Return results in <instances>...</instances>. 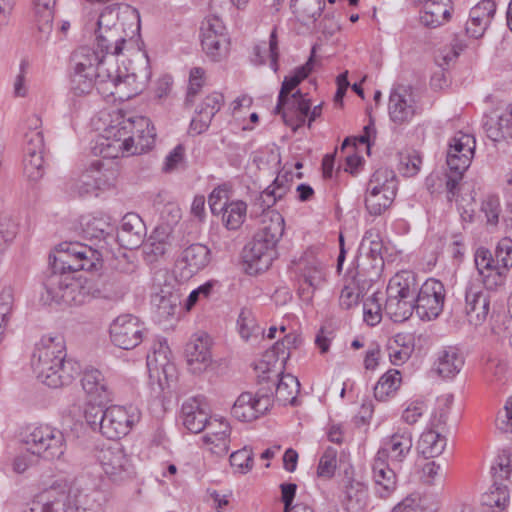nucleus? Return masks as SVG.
Returning <instances> with one entry per match:
<instances>
[{"mask_svg":"<svg viewBox=\"0 0 512 512\" xmlns=\"http://www.w3.org/2000/svg\"><path fill=\"white\" fill-rule=\"evenodd\" d=\"M120 118L104 130L94 148L95 153L113 159L125 154H142L153 147L156 133L150 119L144 116Z\"/></svg>","mask_w":512,"mask_h":512,"instance_id":"f257e3e1","label":"nucleus"},{"mask_svg":"<svg viewBox=\"0 0 512 512\" xmlns=\"http://www.w3.org/2000/svg\"><path fill=\"white\" fill-rule=\"evenodd\" d=\"M31 367L36 378L51 388L70 385L81 373L79 363L66 358L61 335L41 338L32 354Z\"/></svg>","mask_w":512,"mask_h":512,"instance_id":"f03ea898","label":"nucleus"},{"mask_svg":"<svg viewBox=\"0 0 512 512\" xmlns=\"http://www.w3.org/2000/svg\"><path fill=\"white\" fill-rule=\"evenodd\" d=\"M285 229L283 216L270 210L264 213L261 224L244 251L245 262L255 272L266 271L277 257V244Z\"/></svg>","mask_w":512,"mask_h":512,"instance_id":"7ed1b4c3","label":"nucleus"},{"mask_svg":"<svg viewBox=\"0 0 512 512\" xmlns=\"http://www.w3.org/2000/svg\"><path fill=\"white\" fill-rule=\"evenodd\" d=\"M105 500V492L95 481L80 479L55 499L34 501L23 512H96Z\"/></svg>","mask_w":512,"mask_h":512,"instance_id":"20e7f679","label":"nucleus"},{"mask_svg":"<svg viewBox=\"0 0 512 512\" xmlns=\"http://www.w3.org/2000/svg\"><path fill=\"white\" fill-rule=\"evenodd\" d=\"M417 291L418 283L412 272L401 271L395 274L386 288L384 312L394 322L408 320L415 311Z\"/></svg>","mask_w":512,"mask_h":512,"instance_id":"39448f33","label":"nucleus"},{"mask_svg":"<svg viewBox=\"0 0 512 512\" xmlns=\"http://www.w3.org/2000/svg\"><path fill=\"white\" fill-rule=\"evenodd\" d=\"M43 285L41 300L45 304L81 305L85 302L86 294L81 282L67 269L55 267V255L51 263V272L46 276Z\"/></svg>","mask_w":512,"mask_h":512,"instance_id":"423d86ee","label":"nucleus"},{"mask_svg":"<svg viewBox=\"0 0 512 512\" xmlns=\"http://www.w3.org/2000/svg\"><path fill=\"white\" fill-rule=\"evenodd\" d=\"M511 452L503 449L492 466L493 484L481 496L483 512H508L510 505Z\"/></svg>","mask_w":512,"mask_h":512,"instance_id":"0eeeda50","label":"nucleus"},{"mask_svg":"<svg viewBox=\"0 0 512 512\" xmlns=\"http://www.w3.org/2000/svg\"><path fill=\"white\" fill-rule=\"evenodd\" d=\"M21 441L30 452L47 461L62 460L67 450L63 431L48 424L29 427Z\"/></svg>","mask_w":512,"mask_h":512,"instance_id":"6e6552de","label":"nucleus"},{"mask_svg":"<svg viewBox=\"0 0 512 512\" xmlns=\"http://www.w3.org/2000/svg\"><path fill=\"white\" fill-rule=\"evenodd\" d=\"M383 244L380 236L372 230L367 231L360 243L354 279L371 284L379 279L384 268L382 256Z\"/></svg>","mask_w":512,"mask_h":512,"instance_id":"1a4fd4ad","label":"nucleus"},{"mask_svg":"<svg viewBox=\"0 0 512 512\" xmlns=\"http://www.w3.org/2000/svg\"><path fill=\"white\" fill-rule=\"evenodd\" d=\"M121 7H106L99 16L96 30V45L101 54L116 56L123 50L127 34L122 23H118Z\"/></svg>","mask_w":512,"mask_h":512,"instance_id":"9d476101","label":"nucleus"},{"mask_svg":"<svg viewBox=\"0 0 512 512\" xmlns=\"http://www.w3.org/2000/svg\"><path fill=\"white\" fill-rule=\"evenodd\" d=\"M102 265L101 253L79 242H65L58 246L55 255V267L68 272L81 270L94 271Z\"/></svg>","mask_w":512,"mask_h":512,"instance_id":"9b49d317","label":"nucleus"},{"mask_svg":"<svg viewBox=\"0 0 512 512\" xmlns=\"http://www.w3.org/2000/svg\"><path fill=\"white\" fill-rule=\"evenodd\" d=\"M96 458L104 474L115 484L124 483L135 475L132 460L120 443L102 446L98 449Z\"/></svg>","mask_w":512,"mask_h":512,"instance_id":"f8f14e48","label":"nucleus"},{"mask_svg":"<svg viewBox=\"0 0 512 512\" xmlns=\"http://www.w3.org/2000/svg\"><path fill=\"white\" fill-rule=\"evenodd\" d=\"M446 290L435 278L427 279L415 295V312L424 321L436 319L443 311Z\"/></svg>","mask_w":512,"mask_h":512,"instance_id":"ddd939ff","label":"nucleus"},{"mask_svg":"<svg viewBox=\"0 0 512 512\" xmlns=\"http://www.w3.org/2000/svg\"><path fill=\"white\" fill-rule=\"evenodd\" d=\"M140 418V410L133 405L109 406L106 408L101 434L111 440L120 439L132 430Z\"/></svg>","mask_w":512,"mask_h":512,"instance_id":"4468645a","label":"nucleus"},{"mask_svg":"<svg viewBox=\"0 0 512 512\" xmlns=\"http://www.w3.org/2000/svg\"><path fill=\"white\" fill-rule=\"evenodd\" d=\"M113 171L104 168L102 160L93 161L77 178L67 184V191L78 197H85L111 185Z\"/></svg>","mask_w":512,"mask_h":512,"instance_id":"2eb2a0df","label":"nucleus"},{"mask_svg":"<svg viewBox=\"0 0 512 512\" xmlns=\"http://www.w3.org/2000/svg\"><path fill=\"white\" fill-rule=\"evenodd\" d=\"M112 343L121 349H133L143 340V325L131 314L118 316L109 328Z\"/></svg>","mask_w":512,"mask_h":512,"instance_id":"dca6fc26","label":"nucleus"},{"mask_svg":"<svg viewBox=\"0 0 512 512\" xmlns=\"http://www.w3.org/2000/svg\"><path fill=\"white\" fill-rule=\"evenodd\" d=\"M464 313L468 322L480 326L486 320L490 310V300L478 280H470L464 290Z\"/></svg>","mask_w":512,"mask_h":512,"instance_id":"f3484780","label":"nucleus"},{"mask_svg":"<svg viewBox=\"0 0 512 512\" xmlns=\"http://www.w3.org/2000/svg\"><path fill=\"white\" fill-rule=\"evenodd\" d=\"M476 147L475 138L461 131L457 132L449 142L447 165L450 171L465 172L471 164Z\"/></svg>","mask_w":512,"mask_h":512,"instance_id":"a211bd4d","label":"nucleus"},{"mask_svg":"<svg viewBox=\"0 0 512 512\" xmlns=\"http://www.w3.org/2000/svg\"><path fill=\"white\" fill-rule=\"evenodd\" d=\"M512 253V239L502 238L495 249L496 265L480 275L484 287L488 290H497L505 284L510 271L509 257Z\"/></svg>","mask_w":512,"mask_h":512,"instance_id":"6ab92c4d","label":"nucleus"},{"mask_svg":"<svg viewBox=\"0 0 512 512\" xmlns=\"http://www.w3.org/2000/svg\"><path fill=\"white\" fill-rule=\"evenodd\" d=\"M171 351L166 339L154 341L147 354V368L151 377H156L161 383L162 376L167 384L176 377V368L171 362Z\"/></svg>","mask_w":512,"mask_h":512,"instance_id":"aec40b11","label":"nucleus"},{"mask_svg":"<svg viewBox=\"0 0 512 512\" xmlns=\"http://www.w3.org/2000/svg\"><path fill=\"white\" fill-rule=\"evenodd\" d=\"M483 128L487 137L494 142L510 138L512 136V103L501 102L499 106L486 114Z\"/></svg>","mask_w":512,"mask_h":512,"instance_id":"412c9836","label":"nucleus"},{"mask_svg":"<svg viewBox=\"0 0 512 512\" xmlns=\"http://www.w3.org/2000/svg\"><path fill=\"white\" fill-rule=\"evenodd\" d=\"M388 112L395 124L410 122L417 112L412 92L404 86L394 89L389 97Z\"/></svg>","mask_w":512,"mask_h":512,"instance_id":"4be33fe9","label":"nucleus"},{"mask_svg":"<svg viewBox=\"0 0 512 512\" xmlns=\"http://www.w3.org/2000/svg\"><path fill=\"white\" fill-rule=\"evenodd\" d=\"M146 225L142 218L136 213H127L121 220L117 231L119 244L126 249L140 247L146 237Z\"/></svg>","mask_w":512,"mask_h":512,"instance_id":"5701e85b","label":"nucleus"},{"mask_svg":"<svg viewBox=\"0 0 512 512\" xmlns=\"http://www.w3.org/2000/svg\"><path fill=\"white\" fill-rule=\"evenodd\" d=\"M311 101L306 99L300 90L285 98L281 106V114L284 123L294 131L304 125L310 112Z\"/></svg>","mask_w":512,"mask_h":512,"instance_id":"b1692460","label":"nucleus"},{"mask_svg":"<svg viewBox=\"0 0 512 512\" xmlns=\"http://www.w3.org/2000/svg\"><path fill=\"white\" fill-rule=\"evenodd\" d=\"M384 455L383 452H377L372 464L374 491L382 499L388 498L397 486L395 469L383 460Z\"/></svg>","mask_w":512,"mask_h":512,"instance_id":"393cba45","label":"nucleus"},{"mask_svg":"<svg viewBox=\"0 0 512 512\" xmlns=\"http://www.w3.org/2000/svg\"><path fill=\"white\" fill-rule=\"evenodd\" d=\"M211 339L208 334L201 332L192 336L186 345L187 362L193 372H201L211 363Z\"/></svg>","mask_w":512,"mask_h":512,"instance_id":"a878e982","label":"nucleus"},{"mask_svg":"<svg viewBox=\"0 0 512 512\" xmlns=\"http://www.w3.org/2000/svg\"><path fill=\"white\" fill-rule=\"evenodd\" d=\"M181 247L180 234L168 224L157 226L148 239L145 252L149 255L164 256Z\"/></svg>","mask_w":512,"mask_h":512,"instance_id":"bb28decb","label":"nucleus"},{"mask_svg":"<svg viewBox=\"0 0 512 512\" xmlns=\"http://www.w3.org/2000/svg\"><path fill=\"white\" fill-rule=\"evenodd\" d=\"M296 267L311 293L325 282L326 265L313 251H306L296 263Z\"/></svg>","mask_w":512,"mask_h":512,"instance_id":"cd10ccee","label":"nucleus"},{"mask_svg":"<svg viewBox=\"0 0 512 512\" xmlns=\"http://www.w3.org/2000/svg\"><path fill=\"white\" fill-rule=\"evenodd\" d=\"M224 97L221 93L213 92L205 97L196 108V115L190 123V129L197 134L206 131L215 114L221 109Z\"/></svg>","mask_w":512,"mask_h":512,"instance_id":"c85d7f7f","label":"nucleus"},{"mask_svg":"<svg viewBox=\"0 0 512 512\" xmlns=\"http://www.w3.org/2000/svg\"><path fill=\"white\" fill-rule=\"evenodd\" d=\"M495 12L496 4L493 0L479 2L470 10L465 27L466 33L476 39L483 36Z\"/></svg>","mask_w":512,"mask_h":512,"instance_id":"c756f323","label":"nucleus"},{"mask_svg":"<svg viewBox=\"0 0 512 512\" xmlns=\"http://www.w3.org/2000/svg\"><path fill=\"white\" fill-rule=\"evenodd\" d=\"M182 262L185 264L181 272L183 279H189L205 269L211 262V251L203 244L195 243L182 252Z\"/></svg>","mask_w":512,"mask_h":512,"instance_id":"7c9ffc66","label":"nucleus"},{"mask_svg":"<svg viewBox=\"0 0 512 512\" xmlns=\"http://www.w3.org/2000/svg\"><path fill=\"white\" fill-rule=\"evenodd\" d=\"M464 357L455 346H446L437 352L434 370L444 379L454 378L463 368Z\"/></svg>","mask_w":512,"mask_h":512,"instance_id":"2f4dec72","label":"nucleus"},{"mask_svg":"<svg viewBox=\"0 0 512 512\" xmlns=\"http://www.w3.org/2000/svg\"><path fill=\"white\" fill-rule=\"evenodd\" d=\"M207 433L203 441L211 445V451L217 455H225L229 450L231 428L224 420L213 419L208 422Z\"/></svg>","mask_w":512,"mask_h":512,"instance_id":"473e14b6","label":"nucleus"},{"mask_svg":"<svg viewBox=\"0 0 512 512\" xmlns=\"http://www.w3.org/2000/svg\"><path fill=\"white\" fill-rule=\"evenodd\" d=\"M412 445L411 433L404 431L393 434L385 443V446L378 450V452H383L385 454L383 456L384 461H387V458H389L392 464L396 466L403 462L405 457L409 454Z\"/></svg>","mask_w":512,"mask_h":512,"instance_id":"72a5a7b5","label":"nucleus"},{"mask_svg":"<svg viewBox=\"0 0 512 512\" xmlns=\"http://www.w3.org/2000/svg\"><path fill=\"white\" fill-rule=\"evenodd\" d=\"M314 53L315 47H313L308 61L304 65L297 67L292 75L286 76L284 78L278 95L277 105L274 109L275 113H280L281 106L284 103L285 98H287V96H291L290 93L292 90H294L301 83V81L307 78L308 75L312 72L314 64Z\"/></svg>","mask_w":512,"mask_h":512,"instance_id":"f704fd0d","label":"nucleus"},{"mask_svg":"<svg viewBox=\"0 0 512 512\" xmlns=\"http://www.w3.org/2000/svg\"><path fill=\"white\" fill-rule=\"evenodd\" d=\"M448 0H424L420 21L427 27L435 28L450 18L451 7Z\"/></svg>","mask_w":512,"mask_h":512,"instance_id":"c9c22d12","label":"nucleus"},{"mask_svg":"<svg viewBox=\"0 0 512 512\" xmlns=\"http://www.w3.org/2000/svg\"><path fill=\"white\" fill-rule=\"evenodd\" d=\"M183 425L192 433L202 432L208 424V414L193 398L182 405Z\"/></svg>","mask_w":512,"mask_h":512,"instance_id":"e433bc0d","label":"nucleus"},{"mask_svg":"<svg viewBox=\"0 0 512 512\" xmlns=\"http://www.w3.org/2000/svg\"><path fill=\"white\" fill-rule=\"evenodd\" d=\"M84 391L99 401V403L110 400L109 385L102 373L97 369H88L81 379Z\"/></svg>","mask_w":512,"mask_h":512,"instance_id":"4c0bfd02","label":"nucleus"},{"mask_svg":"<svg viewBox=\"0 0 512 512\" xmlns=\"http://www.w3.org/2000/svg\"><path fill=\"white\" fill-rule=\"evenodd\" d=\"M180 295L168 289H161L151 297V304L156 308L160 319L167 320L175 315L180 305Z\"/></svg>","mask_w":512,"mask_h":512,"instance_id":"58836bf2","label":"nucleus"},{"mask_svg":"<svg viewBox=\"0 0 512 512\" xmlns=\"http://www.w3.org/2000/svg\"><path fill=\"white\" fill-rule=\"evenodd\" d=\"M395 192L392 190V186L386 187V190H372L367 189V194L365 197V206L370 215L379 216L386 209H388L394 198Z\"/></svg>","mask_w":512,"mask_h":512,"instance_id":"ea45409f","label":"nucleus"},{"mask_svg":"<svg viewBox=\"0 0 512 512\" xmlns=\"http://www.w3.org/2000/svg\"><path fill=\"white\" fill-rule=\"evenodd\" d=\"M102 54L89 46L76 49L70 58L71 70L96 73V67Z\"/></svg>","mask_w":512,"mask_h":512,"instance_id":"a19ab883","label":"nucleus"},{"mask_svg":"<svg viewBox=\"0 0 512 512\" xmlns=\"http://www.w3.org/2000/svg\"><path fill=\"white\" fill-rule=\"evenodd\" d=\"M55 4L56 0H34L38 30L46 40L49 39L53 30Z\"/></svg>","mask_w":512,"mask_h":512,"instance_id":"79ce46f5","label":"nucleus"},{"mask_svg":"<svg viewBox=\"0 0 512 512\" xmlns=\"http://www.w3.org/2000/svg\"><path fill=\"white\" fill-rule=\"evenodd\" d=\"M445 447L446 438L434 429L423 432L417 446L419 453L425 458H434L441 455Z\"/></svg>","mask_w":512,"mask_h":512,"instance_id":"37998d69","label":"nucleus"},{"mask_svg":"<svg viewBox=\"0 0 512 512\" xmlns=\"http://www.w3.org/2000/svg\"><path fill=\"white\" fill-rule=\"evenodd\" d=\"M343 505L348 512H362L367 504V491L357 481H349L345 487Z\"/></svg>","mask_w":512,"mask_h":512,"instance_id":"c03bdc74","label":"nucleus"},{"mask_svg":"<svg viewBox=\"0 0 512 512\" xmlns=\"http://www.w3.org/2000/svg\"><path fill=\"white\" fill-rule=\"evenodd\" d=\"M300 390L297 377L291 374H282L275 389V399L282 405H294Z\"/></svg>","mask_w":512,"mask_h":512,"instance_id":"a18cd8bd","label":"nucleus"},{"mask_svg":"<svg viewBox=\"0 0 512 512\" xmlns=\"http://www.w3.org/2000/svg\"><path fill=\"white\" fill-rule=\"evenodd\" d=\"M98 85L106 84V91L114 88L115 84L120 80V71L116 65L114 56L102 54L101 59L96 67Z\"/></svg>","mask_w":512,"mask_h":512,"instance_id":"49530a36","label":"nucleus"},{"mask_svg":"<svg viewBox=\"0 0 512 512\" xmlns=\"http://www.w3.org/2000/svg\"><path fill=\"white\" fill-rule=\"evenodd\" d=\"M290 7L298 20L304 24L315 21L325 7L323 0H291Z\"/></svg>","mask_w":512,"mask_h":512,"instance_id":"de8ad7c7","label":"nucleus"},{"mask_svg":"<svg viewBox=\"0 0 512 512\" xmlns=\"http://www.w3.org/2000/svg\"><path fill=\"white\" fill-rule=\"evenodd\" d=\"M201 36L202 48L213 61H220L228 55L230 46L229 37L221 38L212 34Z\"/></svg>","mask_w":512,"mask_h":512,"instance_id":"09e8293b","label":"nucleus"},{"mask_svg":"<svg viewBox=\"0 0 512 512\" xmlns=\"http://www.w3.org/2000/svg\"><path fill=\"white\" fill-rule=\"evenodd\" d=\"M222 220L225 227L229 230H236L244 223L247 214V205L245 202L231 201L225 202Z\"/></svg>","mask_w":512,"mask_h":512,"instance_id":"8fccbe9b","label":"nucleus"},{"mask_svg":"<svg viewBox=\"0 0 512 512\" xmlns=\"http://www.w3.org/2000/svg\"><path fill=\"white\" fill-rule=\"evenodd\" d=\"M401 384L400 372L395 369L387 371L378 380L374 387V396L379 401H386L387 398L396 392Z\"/></svg>","mask_w":512,"mask_h":512,"instance_id":"3c124183","label":"nucleus"},{"mask_svg":"<svg viewBox=\"0 0 512 512\" xmlns=\"http://www.w3.org/2000/svg\"><path fill=\"white\" fill-rule=\"evenodd\" d=\"M231 414L237 420L250 422L257 419V413L253 402V394L243 392L238 396L231 409Z\"/></svg>","mask_w":512,"mask_h":512,"instance_id":"603ef678","label":"nucleus"},{"mask_svg":"<svg viewBox=\"0 0 512 512\" xmlns=\"http://www.w3.org/2000/svg\"><path fill=\"white\" fill-rule=\"evenodd\" d=\"M96 78L97 73L72 70L70 75V89L76 96L89 94L94 86L98 85Z\"/></svg>","mask_w":512,"mask_h":512,"instance_id":"864d4df0","label":"nucleus"},{"mask_svg":"<svg viewBox=\"0 0 512 512\" xmlns=\"http://www.w3.org/2000/svg\"><path fill=\"white\" fill-rule=\"evenodd\" d=\"M82 225L85 236L90 239L105 240L113 230L109 221L104 217L93 216Z\"/></svg>","mask_w":512,"mask_h":512,"instance_id":"5fc2aeb1","label":"nucleus"},{"mask_svg":"<svg viewBox=\"0 0 512 512\" xmlns=\"http://www.w3.org/2000/svg\"><path fill=\"white\" fill-rule=\"evenodd\" d=\"M144 83L137 81V76L132 74H126L124 78L120 75V80L115 84L114 89H109V94H119L120 98L125 97L130 99L133 96L139 94L143 89Z\"/></svg>","mask_w":512,"mask_h":512,"instance_id":"6e6d98bb","label":"nucleus"},{"mask_svg":"<svg viewBox=\"0 0 512 512\" xmlns=\"http://www.w3.org/2000/svg\"><path fill=\"white\" fill-rule=\"evenodd\" d=\"M349 274L351 275V282L343 287L339 297V303L345 309H350L358 303L360 294L368 285L364 284L363 286L362 282L358 284V281L354 279L355 272L350 271Z\"/></svg>","mask_w":512,"mask_h":512,"instance_id":"4d7b16f0","label":"nucleus"},{"mask_svg":"<svg viewBox=\"0 0 512 512\" xmlns=\"http://www.w3.org/2000/svg\"><path fill=\"white\" fill-rule=\"evenodd\" d=\"M237 325L240 336L249 341L252 337L258 338L263 330L257 325L252 313L249 310H242L239 314Z\"/></svg>","mask_w":512,"mask_h":512,"instance_id":"13d9d810","label":"nucleus"},{"mask_svg":"<svg viewBox=\"0 0 512 512\" xmlns=\"http://www.w3.org/2000/svg\"><path fill=\"white\" fill-rule=\"evenodd\" d=\"M392 186L393 192L396 193L397 184H396V176L395 173L388 168H379L377 169L371 176L368 189H372L374 191L386 190V187Z\"/></svg>","mask_w":512,"mask_h":512,"instance_id":"bf43d9fd","label":"nucleus"},{"mask_svg":"<svg viewBox=\"0 0 512 512\" xmlns=\"http://www.w3.org/2000/svg\"><path fill=\"white\" fill-rule=\"evenodd\" d=\"M363 314H364V321L370 326H374L381 321V316H382L381 299L377 297L376 293H374L371 297H369L364 302Z\"/></svg>","mask_w":512,"mask_h":512,"instance_id":"052dcab7","label":"nucleus"},{"mask_svg":"<svg viewBox=\"0 0 512 512\" xmlns=\"http://www.w3.org/2000/svg\"><path fill=\"white\" fill-rule=\"evenodd\" d=\"M230 464L238 472L245 474L253 467V452L250 448L244 447L230 455Z\"/></svg>","mask_w":512,"mask_h":512,"instance_id":"680f3d73","label":"nucleus"},{"mask_svg":"<svg viewBox=\"0 0 512 512\" xmlns=\"http://www.w3.org/2000/svg\"><path fill=\"white\" fill-rule=\"evenodd\" d=\"M24 174L30 181H38L44 175L43 155L34 154V156L24 157Z\"/></svg>","mask_w":512,"mask_h":512,"instance_id":"e2e57ef3","label":"nucleus"},{"mask_svg":"<svg viewBox=\"0 0 512 512\" xmlns=\"http://www.w3.org/2000/svg\"><path fill=\"white\" fill-rule=\"evenodd\" d=\"M337 464V450L328 447L320 458L317 474L319 477L331 478L334 475Z\"/></svg>","mask_w":512,"mask_h":512,"instance_id":"0e129e2a","label":"nucleus"},{"mask_svg":"<svg viewBox=\"0 0 512 512\" xmlns=\"http://www.w3.org/2000/svg\"><path fill=\"white\" fill-rule=\"evenodd\" d=\"M204 75L205 71L200 67H195L190 71L189 87L185 99L186 105L193 104L195 96L199 93L204 85Z\"/></svg>","mask_w":512,"mask_h":512,"instance_id":"69168bd1","label":"nucleus"},{"mask_svg":"<svg viewBox=\"0 0 512 512\" xmlns=\"http://www.w3.org/2000/svg\"><path fill=\"white\" fill-rule=\"evenodd\" d=\"M212 34L218 37H229L226 26L222 19L217 15H209L202 22L201 35Z\"/></svg>","mask_w":512,"mask_h":512,"instance_id":"338daca9","label":"nucleus"},{"mask_svg":"<svg viewBox=\"0 0 512 512\" xmlns=\"http://www.w3.org/2000/svg\"><path fill=\"white\" fill-rule=\"evenodd\" d=\"M17 234V225L9 218L0 219V254L4 253Z\"/></svg>","mask_w":512,"mask_h":512,"instance_id":"774afa93","label":"nucleus"}]
</instances>
